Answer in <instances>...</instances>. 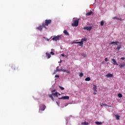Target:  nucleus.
Segmentation results:
<instances>
[{
    "label": "nucleus",
    "instance_id": "obj_20",
    "mask_svg": "<svg viewBox=\"0 0 125 125\" xmlns=\"http://www.w3.org/2000/svg\"><path fill=\"white\" fill-rule=\"evenodd\" d=\"M86 41H87V39L85 38H83L81 40V42H86Z\"/></svg>",
    "mask_w": 125,
    "mask_h": 125
},
{
    "label": "nucleus",
    "instance_id": "obj_25",
    "mask_svg": "<svg viewBox=\"0 0 125 125\" xmlns=\"http://www.w3.org/2000/svg\"><path fill=\"white\" fill-rule=\"evenodd\" d=\"M95 124H96V125H102V123L99 122H95Z\"/></svg>",
    "mask_w": 125,
    "mask_h": 125
},
{
    "label": "nucleus",
    "instance_id": "obj_28",
    "mask_svg": "<svg viewBox=\"0 0 125 125\" xmlns=\"http://www.w3.org/2000/svg\"><path fill=\"white\" fill-rule=\"evenodd\" d=\"M83 73H80L79 75V76L80 77V78H82V77H83Z\"/></svg>",
    "mask_w": 125,
    "mask_h": 125
},
{
    "label": "nucleus",
    "instance_id": "obj_44",
    "mask_svg": "<svg viewBox=\"0 0 125 125\" xmlns=\"http://www.w3.org/2000/svg\"><path fill=\"white\" fill-rule=\"evenodd\" d=\"M12 69H13V70H15V68H14V67H12Z\"/></svg>",
    "mask_w": 125,
    "mask_h": 125
},
{
    "label": "nucleus",
    "instance_id": "obj_22",
    "mask_svg": "<svg viewBox=\"0 0 125 125\" xmlns=\"http://www.w3.org/2000/svg\"><path fill=\"white\" fill-rule=\"evenodd\" d=\"M118 96L119 98H122V97H123V95L121 93H119Z\"/></svg>",
    "mask_w": 125,
    "mask_h": 125
},
{
    "label": "nucleus",
    "instance_id": "obj_43",
    "mask_svg": "<svg viewBox=\"0 0 125 125\" xmlns=\"http://www.w3.org/2000/svg\"><path fill=\"white\" fill-rule=\"evenodd\" d=\"M119 20H120V21H123L122 19H120Z\"/></svg>",
    "mask_w": 125,
    "mask_h": 125
},
{
    "label": "nucleus",
    "instance_id": "obj_7",
    "mask_svg": "<svg viewBox=\"0 0 125 125\" xmlns=\"http://www.w3.org/2000/svg\"><path fill=\"white\" fill-rule=\"evenodd\" d=\"M111 61L113 62V64L114 65H116V66H119V63H117V61L115 60V59H112Z\"/></svg>",
    "mask_w": 125,
    "mask_h": 125
},
{
    "label": "nucleus",
    "instance_id": "obj_37",
    "mask_svg": "<svg viewBox=\"0 0 125 125\" xmlns=\"http://www.w3.org/2000/svg\"><path fill=\"white\" fill-rule=\"evenodd\" d=\"M55 77V78H59V75H56Z\"/></svg>",
    "mask_w": 125,
    "mask_h": 125
},
{
    "label": "nucleus",
    "instance_id": "obj_6",
    "mask_svg": "<svg viewBox=\"0 0 125 125\" xmlns=\"http://www.w3.org/2000/svg\"><path fill=\"white\" fill-rule=\"evenodd\" d=\"M70 98V97H69V96H64V97H62L61 98H59V99L61 100V99H63V100H68Z\"/></svg>",
    "mask_w": 125,
    "mask_h": 125
},
{
    "label": "nucleus",
    "instance_id": "obj_30",
    "mask_svg": "<svg viewBox=\"0 0 125 125\" xmlns=\"http://www.w3.org/2000/svg\"><path fill=\"white\" fill-rule=\"evenodd\" d=\"M58 70H60L59 66L57 67L56 72H58Z\"/></svg>",
    "mask_w": 125,
    "mask_h": 125
},
{
    "label": "nucleus",
    "instance_id": "obj_31",
    "mask_svg": "<svg viewBox=\"0 0 125 125\" xmlns=\"http://www.w3.org/2000/svg\"><path fill=\"white\" fill-rule=\"evenodd\" d=\"M103 106H107V107H111V106L108 105L107 104H103Z\"/></svg>",
    "mask_w": 125,
    "mask_h": 125
},
{
    "label": "nucleus",
    "instance_id": "obj_19",
    "mask_svg": "<svg viewBox=\"0 0 125 125\" xmlns=\"http://www.w3.org/2000/svg\"><path fill=\"white\" fill-rule=\"evenodd\" d=\"M119 67L121 69L124 68V67H125V64H119Z\"/></svg>",
    "mask_w": 125,
    "mask_h": 125
},
{
    "label": "nucleus",
    "instance_id": "obj_14",
    "mask_svg": "<svg viewBox=\"0 0 125 125\" xmlns=\"http://www.w3.org/2000/svg\"><path fill=\"white\" fill-rule=\"evenodd\" d=\"M53 95L52 94H49L48 96L49 97H50V98H51L52 100V101H54V98H53V96H52Z\"/></svg>",
    "mask_w": 125,
    "mask_h": 125
},
{
    "label": "nucleus",
    "instance_id": "obj_29",
    "mask_svg": "<svg viewBox=\"0 0 125 125\" xmlns=\"http://www.w3.org/2000/svg\"><path fill=\"white\" fill-rule=\"evenodd\" d=\"M82 56H83V57H86L87 55L86 54H82Z\"/></svg>",
    "mask_w": 125,
    "mask_h": 125
},
{
    "label": "nucleus",
    "instance_id": "obj_21",
    "mask_svg": "<svg viewBox=\"0 0 125 125\" xmlns=\"http://www.w3.org/2000/svg\"><path fill=\"white\" fill-rule=\"evenodd\" d=\"M85 81L86 82H89L90 81V77H87L85 78Z\"/></svg>",
    "mask_w": 125,
    "mask_h": 125
},
{
    "label": "nucleus",
    "instance_id": "obj_17",
    "mask_svg": "<svg viewBox=\"0 0 125 125\" xmlns=\"http://www.w3.org/2000/svg\"><path fill=\"white\" fill-rule=\"evenodd\" d=\"M46 57L49 59L50 57H51V55H50L48 53H46Z\"/></svg>",
    "mask_w": 125,
    "mask_h": 125
},
{
    "label": "nucleus",
    "instance_id": "obj_4",
    "mask_svg": "<svg viewBox=\"0 0 125 125\" xmlns=\"http://www.w3.org/2000/svg\"><path fill=\"white\" fill-rule=\"evenodd\" d=\"M61 38V36L58 35L54 38H52L53 41H59V40H60V38Z\"/></svg>",
    "mask_w": 125,
    "mask_h": 125
},
{
    "label": "nucleus",
    "instance_id": "obj_47",
    "mask_svg": "<svg viewBox=\"0 0 125 125\" xmlns=\"http://www.w3.org/2000/svg\"><path fill=\"white\" fill-rule=\"evenodd\" d=\"M58 95H61V94L59 93V94H58Z\"/></svg>",
    "mask_w": 125,
    "mask_h": 125
},
{
    "label": "nucleus",
    "instance_id": "obj_18",
    "mask_svg": "<svg viewBox=\"0 0 125 125\" xmlns=\"http://www.w3.org/2000/svg\"><path fill=\"white\" fill-rule=\"evenodd\" d=\"M63 33L64 34H65V35H66V36H69V33H68V31H67V30H64L63 31Z\"/></svg>",
    "mask_w": 125,
    "mask_h": 125
},
{
    "label": "nucleus",
    "instance_id": "obj_35",
    "mask_svg": "<svg viewBox=\"0 0 125 125\" xmlns=\"http://www.w3.org/2000/svg\"><path fill=\"white\" fill-rule=\"evenodd\" d=\"M112 19H113V20H115V19H118V18H117V17H114L112 18Z\"/></svg>",
    "mask_w": 125,
    "mask_h": 125
},
{
    "label": "nucleus",
    "instance_id": "obj_1",
    "mask_svg": "<svg viewBox=\"0 0 125 125\" xmlns=\"http://www.w3.org/2000/svg\"><path fill=\"white\" fill-rule=\"evenodd\" d=\"M119 43H121V42H119V41L116 42H112L109 44H113L114 45L116 46V50H120L121 48H122V45L119 44Z\"/></svg>",
    "mask_w": 125,
    "mask_h": 125
},
{
    "label": "nucleus",
    "instance_id": "obj_32",
    "mask_svg": "<svg viewBox=\"0 0 125 125\" xmlns=\"http://www.w3.org/2000/svg\"><path fill=\"white\" fill-rule=\"evenodd\" d=\"M104 61H105V62H108V58H105L104 59Z\"/></svg>",
    "mask_w": 125,
    "mask_h": 125
},
{
    "label": "nucleus",
    "instance_id": "obj_48",
    "mask_svg": "<svg viewBox=\"0 0 125 125\" xmlns=\"http://www.w3.org/2000/svg\"><path fill=\"white\" fill-rule=\"evenodd\" d=\"M118 19V20H120V18H118V19Z\"/></svg>",
    "mask_w": 125,
    "mask_h": 125
},
{
    "label": "nucleus",
    "instance_id": "obj_9",
    "mask_svg": "<svg viewBox=\"0 0 125 125\" xmlns=\"http://www.w3.org/2000/svg\"><path fill=\"white\" fill-rule=\"evenodd\" d=\"M43 28V26H42V25H40L39 27H37L36 29L37 30H39L41 32H42Z\"/></svg>",
    "mask_w": 125,
    "mask_h": 125
},
{
    "label": "nucleus",
    "instance_id": "obj_26",
    "mask_svg": "<svg viewBox=\"0 0 125 125\" xmlns=\"http://www.w3.org/2000/svg\"><path fill=\"white\" fill-rule=\"evenodd\" d=\"M104 25V21H101V26H103Z\"/></svg>",
    "mask_w": 125,
    "mask_h": 125
},
{
    "label": "nucleus",
    "instance_id": "obj_39",
    "mask_svg": "<svg viewBox=\"0 0 125 125\" xmlns=\"http://www.w3.org/2000/svg\"><path fill=\"white\" fill-rule=\"evenodd\" d=\"M103 105H104V104H103V103L101 104V107H103Z\"/></svg>",
    "mask_w": 125,
    "mask_h": 125
},
{
    "label": "nucleus",
    "instance_id": "obj_33",
    "mask_svg": "<svg viewBox=\"0 0 125 125\" xmlns=\"http://www.w3.org/2000/svg\"><path fill=\"white\" fill-rule=\"evenodd\" d=\"M56 91V89H54L52 90V93H54V92H55Z\"/></svg>",
    "mask_w": 125,
    "mask_h": 125
},
{
    "label": "nucleus",
    "instance_id": "obj_46",
    "mask_svg": "<svg viewBox=\"0 0 125 125\" xmlns=\"http://www.w3.org/2000/svg\"><path fill=\"white\" fill-rule=\"evenodd\" d=\"M62 62V61H61V62H59V63H61Z\"/></svg>",
    "mask_w": 125,
    "mask_h": 125
},
{
    "label": "nucleus",
    "instance_id": "obj_38",
    "mask_svg": "<svg viewBox=\"0 0 125 125\" xmlns=\"http://www.w3.org/2000/svg\"><path fill=\"white\" fill-rule=\"evenodd\" d=\"M121 59L122 60H125V57H122V58H121Z\"/></svg>",
    "mask_w": 125,
    "mask_h": 125
},
{
    "label": "nucleus",
    "instance_id": "obj_24",
    "mask_svg": "<svg viewBox=\"0 0 125 125\" xmlns=\"http://www.w3.org/2000/svg\"><path fill=\"white\" fill-rule=\"evenodd\" d=\"M82 125H88V123H86V122H82Z\"/></svg>",
    "mask_w": 125,
    "mask_h": 125
},
{
    "label": "nucleus",
    "instance_id": "obj_45",
    "mask_svg": "<svg viewBox=\"0 0 125 125\" xmlns=\"http://www.w3.org/2000/svg\"><path fill=\"white\" fill-rule=\"evenodd\" d=\"M93 94H94V95H96V93L94 92V93H93Z\"/></svg>",
    "mask_w": 125,
    "mask_h": 125
},
{
    "label": "nucleus",
    "instance_id": "obj_42",
    "mask_svg": "<svg viewBox=\"0 0 125 125\" xmlns=\"http://www.w3.org/2000/svg\"><path fill=\"white\" fill-rule=\"evenodd\" d=\"M56 72H57V71H56V70H55V71L54 72V74H56Z\"/></svg>",
    "mask_w": 125,
    "mask_h": 125
},
{
    "label": "nucleus",
    "instance_id": "obj_16",
    "mask_svg": "<svg viewBox=\"0 0 125 125\" xmlns=\"http://www.w3.org/2000/svg\"><path fill=\"white\" fill-rule=\"evenodd\" d=\"M53 96H56V97H58V92H56V93H52Z\"/></svg>",
    "mask_w": 125,
    "mask_h": 125
},
{
    "label": "nucleus",
    "instance_id": "obj_15",
    "mask_svg": "<svg viewBox=\"0 0 125 125\" xmlns=\"http://www.w3.org/2000/svg\"><path fill=\"white\" fill-rule=\"evenodd\" d=\"M62 72L64 73H67V74H71V72L65 69H62Z\"/></svg>",
    "mask_w": 125,
    "mask_h": 125
},
{
    "label": "nucleus",
    "instance_id": "obj_41",
    "mask_svg": "<svg viewBox=\"0 0 125 125\" xmlns=\"http://www.w3.org/2000/svg\"><path fill=\"white\" fill-rule=\"evenodd\" d=\"M51 51H52L53 52L54 51V49H52Z\"/></svg>",
    "mask_w": 125,
    "mask_h": 125
},
{
    "label": "nucleus",
    "instance_id": "obj_40",
    "mask_svg": "<svg viewBox=\"0 0 125 125\" xmlns=\"http://www.w3.org/2000/svg\"><path fill=\"white\" fill-rule=\"evenodd\" d=\"M61 55H62V56L63 57H64V56H65V55H64V54H62Z\"/></svg>",
    "mask_w": 125,
    "mask_h": 125
},
{
    "label": "nucleus",
    "instance_id": "obj_11",
    "mask_svg": "<svg viewBox=\"0 0 125 125\" xmlns=\"http://www.w3.org/2000/svg\"><path fill=\"white\" fill-rule=\"evenodd\" d=\"M105 77H106V78H112V77H113V74L108 73L105 76Z\"/></svg>",
    "mask_w": 125,
    "mask_h": 125
},
{
    "label": "nucleus",
    "instance_id": "obj_13",
    "mask_svg": "<svg viewBox=\"0 0 125 125\" xmlns=\"http://www.w3.org/2000/svg\"><path fill=\"white\" fill-rule=\"evenodd\" d=\"M91 14H93V12L91 11L86 14V16H90V15H91Z\"/></svg>",
    "mask_w": 125,
    "mask_h": 125
},
{
    "label": "nucleus",
    "instance_id": "obj_2",
    "mask_svg": "<svg viewBox=\"0 0 125 125\" xmlns=\"http://www.w3.org/2000/svg\"><path fill=\"white\" fill-rule=\"evenodd\" d=\"M51 20H45L44 22H43L42 24V26L43 27V28H45V29H47V28H46V26H48V25H49L50 24H51Z\"/></svg>",
    "mask_w": 125,
    "mask_h": 125
},
{
    "label": "nucleus",
    "instance_id": "obj_36",
    "mask_svg": "<svg viewBox=\"0 0 125 125\" xmlns=\"http://www.w3.org/2000/svg\"><path fill=\"white\" fill-rule=\"evenodd\" d=\"M60 71H62V72H63V69H59V70H58V72H60Z\"/></svg>",
    "mask_w": 125,
    "mask_h": 125
},
{
    "label": "nucleus",
    "instance_id": "obj_23",
    "mask_svg": "<svg viewBox=\"0 0 125 125\" xmlns=\"http://www.w3.org/2000/svg\"><path fill=\"white\" fill-rule=\"evenodd\" d=\"M115 117H116V120H117L118 121L119 120H120V116H119V115H115Z\"/></svg>",
    "mask_w": 125,
    "mask_h": 125
},
{
    "label": "nucleus",
    "instance_id": "obj_5",
    "mask_svg": "<svg viewBox=\"0 0 125 125\" xmlns=\"http://www.w3.org/2000/svg\"><path fill=\"white\" fill-rule=\"evenodd\" d=\"M46 106H45V105H44V104H42L41 106H40V111H44V110H45V108Z\"/></svg>",
    "mask_w": 125,
    "mask_h": 125
},
{
    "label": "nucleus",
    "instance_id": "obj_34",
    "mask_svg": "<svg viewBox=\"0 0 125 125\" xmlns=\"http://www.w3.org/2000/svg\"><path fill=\"white\" fill-rule=\"evenodd\" d=\"M50 54H51V55H54V52L51 51V52H50Z\"/></svg>",
    "mask_w": 125,
    "mask_h": 125
},
{
    "label": "nucleus",
    "instance_id": "obj_27",
    "mask_svg": "<svg viewBox=\"0 0 125 125\" xmlns=\"http://www.w3.org/2000/svg\"><path fill=\"white\" fill-rule=\"evenodd\" d=\"M59 88L61 89V90H64L65 88L63 87H62L61 86H59Z\"/></svg>",
    "mask_w": 125,
    "mask_h": 125
},
{
    "label": "nucleus",
    "instance_id": "obj_12",
    "mask_svg": "<svg viewBox=\"0 0 125 125\" xmlns=\"http://www.w3.org/2000/svg\"><path fill=\"white\" fill-rule=\"evenodd\" d=\"M93 90L94 91H95V92H97V86L95 85H93Z\"/></svg>",
    "mask_w": 125,
    "mask_h": 125
},
{
    "label": "nucleus",
    "instance_id": "obj_3",
    "mask_svg": "<svg viewBox=\"0 0 125 125\" xmlns=\"http://www.w3.org/2000/svg\"><path fill=\"white\" fill-rule=\"evenodd\" d=\"M79 21H80V19L74 20L73 23L71 24L72 27H78L79 26Z\"/></svg>",
    "mask_w": 125,
    "mask_h": 125
},
{
    "label": "nucleus",
    "instance_id": "obj_10",
    "mask_svg": "<svg viewBox=\"0 0 125 125\" xmlns=\"http://www.w3.org/2000/svg\"><path fill=\"white\" fill-rule=\"evenodd\" d=\"M74 43H80L79 44V46L83 47V42H75Z\"/></svg>",
    "mask_w": 125,
    "mask_h": 125
},
{
    "label": "nucleus",
    "instance_id": "obj_8",
    "mask_svg": "<svg viewBox=\"0 0 125 125\" xmlns=\"http://www.w3.org/2000/svg\"><path fill=\"white\" fill-rule=\"evenodd\" d=\"M91 29H92V27L91 26H87V27H84L83 28L84 30H87V31H91Z\"/></svg>",
    "mask_w": 125,
    "mask_h": 125
}]
</instances>
